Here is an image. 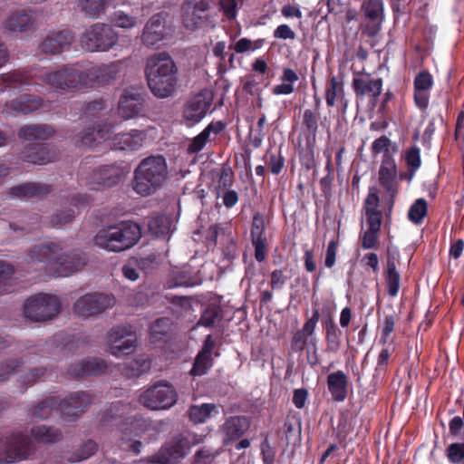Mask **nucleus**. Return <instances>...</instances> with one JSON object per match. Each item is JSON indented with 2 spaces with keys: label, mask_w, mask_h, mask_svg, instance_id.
I'll return each mask as SVG.
<instances>
[{
  "label": "nucleus",
  "mask_w": 464,
  "mask_h": 464,
  "mask_svg": "<svg viewBox=\"0 0 464 464\" xmlns=\"http://www.w3.org/2000/svg\"><path fill=\"white\" fill-rule=\"evenodd\" d=\"M211 0H185L181 5V21L188 30H196L208 20Z\"/></svg>",
  "instance_id": "nucleus-12"
},
{
  "label": "nucleus",
  "mask_w": 464,
  "mask_h": 464,
  "mask_svg": "<svg viewBox=\"0 0 464 464\" xmlns=\"http://www.w3.org/2000/svg\"><path fill=\"white\" fill-rule=\"evenodd\" d=\"M119 66L115 63L85 68L82 62L64 64L57 70L41 73L38 79L59 93L79 86L105 85L115 80Z\"/></svg>",
  "instance_id": "nucleus-1"
},
{
  "label": "nucleus",
  "mask_w": 464,
  "mask_h": 464,
  "mask_svg": "<svg viewBox=\"0 0 464 464\" xmlns=\"http://www.w3.org/2000/svg\"><path fill=\"white\" fill-rule=\"evenodd\" d=\"M170 222L168 217L157 214L149 218L148 227L150 233L156 237L165 236L169 229Z\"/></svg>",
  "instance_id": "nucleus-48"
},
{
  "label": "nucleus",
  "mask_w": 464,
  "mask_h": 464,
  "mask_svg": "<svg viewBox=\"0 0 464 464\" xmlns=\"http://www.w3.org/2000/svg\"><path fill=\"white\" fill-rule=\"evenodd\" d=\"M380 198L378 194L372 189L369 191L365 200L363 208L365 211L366 220H382V213L379 209Z\"/></svg>",
  "instance_id": "nucleus-46"
},
{
  "label": "nucleus",
  "mask_w": 464,
  "mask_h": 464,
  "mask_svg": "<svg viewBox=\"0 0 464 464\" xmlns=\"http://www.w3.org/2000/svg\"><path fill=\"white\" fill-rule=\"evenodd\" d=\"M319 118L320 111H313L312 109H305L304 111L302 126L307 150L305 157H308L310 160H314Z\"/></svg>",
  "instance_id": "nucleus-23"
},
{
  "label": "nucleus",
  "mask_w": 464,
  "mask_h": 464,
  "mask_svg": "<svg viewBox=\"0 0 464 464\" xmlns=\"http://www.w3.org/2000/svg\"><path fill=\"white\" fill-rule=\"evenodd\" d=\"M53 132V129L46 124L26 125L20 128L18 137L27 140H45Z\"/></svg>",
  "instance_id": "nucleus-39"
},
{
  "label": "nucleus",
  "mask_w": 464,
  "mask_h": 464,
  "mask_svg": "<svg viewBox=\"0 0 464 464\" xmlns=\"http://www.w3.org/2000/svg\"><path fill=\"white\" fill-rule=\"evenodd\" d=\"M108 368L105 360L101 358H89L72 363L67 373L76 379L86 378L102 374Z\"/></svg>",
  "instance_id": "nucleus-25"
},
{
  "label": "nucleus",
  "mask_w": 464,
  "mask_h": 464,
  "mask_svg": "<svg viewBox=\"0 0 464 464\" xmlns=\"http://www.w3.org/2000/svg\"><path fill=\"white\" fill-rule=\"evenodd\" d=\"M165 14L158 13L152 15L145 24L141 42L146 46H155L165 38Z\"/></svg>",
  "instance_id": "nucleus-26"
},
{
  "label": "nucleus",
  "mask_w": 464,
  "mask_h": 464,
  "mask_svg": "<svg viewBox=\"0 0 464 464\" xmlns=\"http://www.w3.org/2000/svg\"><path fill=\"white\" fill-rule=\"evenodd\" d=\"M234 182V172L230 167H222L218 175V188L227 189Z\"/></svg>",
  "instance_id": "nucleus-63"
},
{
  "label": "nucleus",
  "mask_w": 464,
  "mask_h": 464,
  "mask_svg": "<svg viewBox=\"0 0 464 464\" xmlns=\"http://www.w3.org/2000/svg\"><path fill=\"white\" fill-rule=\"evenodd\" d=\"M378 178L380 185L392 198L388 212L386 213V217H389L393 207V198L397 195L399 188L397 165L390 153H385L382 157Z\"/></svg>",
  "instance_id": "nucleus-14"
},
{
  "label": "nucleus",
  "mask_w": 464,
  "mask_h": 464,
  "mask_svg": "<svg viewBox=\"0 0 464 464\" xmlns=\"http://www.w3.org/2000/svg\"><path fill=\"white\" fill-rule=\"evenodd\" d=\"M223 318V312L220 306L216 304H209L202 312L200 319L198 322V325L204 327H212L217 321H220Z\"/></svg>",
  "instance_id": "nucleus-49"
},
{
  "label": "nucleus",
  "mask_w": 464,
  "mask_h": 464,
  "mask_svg": "<svg viewBox=\"0 0 464 464\" xmlns=\"http://www.w3.org/2000/svg\"><path fill=\"white\" fill-rule=\"evenodd\" d=\"M384 279L387 294L391 297H395L399 294L401 287V275L397 270L394 257L387 256L386 268L384 270Z\"/></svg>",
  "instance_id": "nucleus-37"
},
{
  "label": "nucleus",
  "mask_w": 464,
  "mask_h": 464,
  "mask_svg": "<svg viewBox=\"0 0 464 464\" xmlns=\"http://www.w3.org/2000/svg\"><path fill=\"white\" fill-rule=\"evenodd\" d=\"M251 243L255 248V258L257 262L265 261L267 253V239L265 234H258L250 237Z\"/></svg>",
  "instance_id": "nucleus-56"
},
{
  "label": "nucleus",
  "mask_w": 464,
  "mask_h": 464,
  "mask_svg": "<svg viewBox=\"0 0 464 464\" xmlns=\"http://www.w3.org/2000/svg\"><path fill=\"white\" fill-rule=\"evenodd\" d=\"M54 411L60 412L59 397L51 396L30 409V414L37 419H48Z\"/></svg>",
  "instance_id": "nucleus-41"
},
{
  "label": "nucleus",
  "mask_w": 464,
  "mask_h": 464,
  "mask_svg": "<svg viewBox=\"0 0 464 464\" xmlns=\"http://www.w3.org/2000/svg\"><path fill=\"white\" fill-rule=\"evenodd\" d=\"M211 106V100L199 92L191 97L183 109V119L188 127L198 124L206 116Z\"/></svg>",
  "instance_id": "nucleus-21"
},
{
  "label": "nucleus",
  "mask_w": 464,
  "mask_h": 464,
  "mask_svg": "<svg viewBox=\"0 0 464 464\" xmlns=\"http://www.w3.org/2000/svg\"><path fill=\"white\" fill-rule=\"evenodd\" d=\"M124 175V169L118 163L102 165L92 170L91 182L111 188L120 183Z\"/></svg>",
  "instance_id": "nucleus-24"
},
{
  "label": "nucleus",
  "mask_w": 464,
  "mask_h": 464,
  "mask_svg": "<svg viewBox=\"0 0 464 464\" xmlns=\"http://www.w3.org/2000/svg\"><path fill=\"white\" fill-rule=\"evenodd\" d=\"M133 406L131 403L114 401L105 409L101 417V423L104 426L117 427L122 432L123 440H131L129 436L139 437L144 431L145 420L131 415Z\"/></svg>",
  "instance_id": "nucleus-6"
},
{
  "label": "nucleus",
  "mask_w": 464,
  "mask_h": 464,
  "mask_svg": "<svg viewBox=\"0 0 464 464\" xmlns=\"http://www.w3.org/2000/svg\"><path fill=\"white\" fill-rule=\"evenodd\" d=\"M97 449V443L92 440H89L84 442L79 450H75L68 460L71 462L85 460L92 456Z\"/></svg>",
  "instance_id": "nucleus-54"
},
{
  "label": "nucleus",
  "mask_w": 464,
  "mask_h": 464,
  "mask_svg": "<svg viewBox=\"0 0 464 464\" xmlns=\"http://www.w3.org/2000/svg\"><path fill=\"white\" fill-rule=\"evenodd\" d=\"M324 326L325 329L326 350L331 353H337L341 347V331L332 317L324 322Z\"/></svg>",
  "instance_id": "nucleus-43"
},
{
  "label": "nucleus",
  "mask_w": 464,
  "mask_h": 464,
  "mask_svg": "<svg viewBox=\"0 0 464 464\" xmlns=\"http://www.w3.org/2000/svg\"><path fill=\"white\" fill-rule=\"evenodd\" d=\"M23 364V362L16 359H11L0 365V382L6 381L15 369Z\"/></svg>",
  "instance_id": "nucleus-62"
},
{
  "label": "nucleus",
  "mask_w": 464,
  "mask_h": 464,
  "mask_svg": "<svg viewBox=\"0 0 464 464\" xmlns=\"http://www.w3.org/2000/svg\"><path fill=\"white\" fill-rule=\"evenodd\" d=\"M118 41V33L105 24L97 23L90 26L81 38L83 49L89 52H105Z\"/></svg>",
  "instance_id": "nucleus-10"
},
{
  "label": "nucleus",
  "mask_w": 464,
  "mask_h": 464,
  "mask_svg": "<svg viewBox=\"0 0 464 464\" xmlns=\"http://www.w3.org/2000/svg\"><path fill=\"white\" fill-rule=\"evenodd\" d=\"M112 22L118 27L130 29L137 24V18L122 11H116L113 14Z\"/></svg>",
  "instance_id": "nucleus-59"
},
{
  "label": "nucleus",
  "mask_w": 464,
  "mask_h": 464,
  "mask_svg": "<svg viewBox=\"0 0 464 464\" xmlns=\"http://www.w3.org/2000/svg\"><path fill=\"white\" fill-rule=\"evenodd\" d=\"M413 85L416 90L429 92L433 85V78L429 72L422 71L415 76Z\"/></svg>",
  "instance_id": "nucleus-60"
},
{
  "label": "nucleus",
  "mask_w": 464,
  "mask_h": 464,
  "mask_svg": "<svg viewBox=\"0 0 464 464\" xmlns=\"http://www.w3.org/2000/svg\"><path fill=\"white\" fill-rule=\"evenodd\" d=\"M113 126L108 123L94 122L92 127H88L76 140V145L79 147L93 148L101 140L110 138Z\"/></svg>",
  "instance_id": "nucleus-27"
},
{
  "label": "nucleus",
  "mask_w": 464,
  "mask_h": 464,
  "mask_svg": "<svg viewBox=\"0 0 464 464\" xmlns=\"http://www.w3.org/2000/svg\"><path fill=\"white\" fill-rule=\"evenodd\" d=\"M134 191L143 197L160 190L169 178L167 160L162 155H150L140 160L133 172Z\"/></svg>",
  "instance_id": "nucleus-3"
},
{
  "label": "nucleus",
  "mask_w": 464,
  "mask_h": 464,
  "mask_svg": "<svg viewBox=\"0 0 464 464\" xmlns=\"http://www.w3.org/2000/svg\"><path fill=\"white\" fill-rule=\"evenodd\" d=\"M446 455L451 463H464V442H455L449 445L446 450Z\"/></svg>",
  "instance_id": "nucleus-58"
},
{
  "label": "nucleus",
  "mask_w": 464,
  "mask_h": 464,
  "mask_svg": "<svg viewBox=\"0 0 464 464\" xmlns=\"http://www.w3.org/2000/svg\"><path fill=\"white\" fill-rule=\"evenodd\" d=\"M107 0H79L81 10L92 18L97 17L104 11Z\"/></svg>",
  "instance_id": "nucleus-52"
},
{
  "label": "nucleus",
  "mask_w": 464,
  "mask_h": 464,
  "mask_svg": "<svg viewBox=\"0 0 464 464\" xmlns=\"http://www.w3.org/2000/svg\"><path fill=\"white\" fill-rule=\"evenodd\" d=\"M145 75L151 93L159 98L171 97L179 84L178 67L172 57L165 53H158L148 58Z\"/></svg>",
  "instance_id": "nucleus-2"
},
{
  "label": "nucleus",
  "mask_w": 464,
  "mask_h": 464,
  "mask_svg": "<svg viewBox=\"0 0 464 464\" xmlns=\"http://www.w3.org/2000/svg\"><path fill=\"white\" fill-rule=\"evenodd\" d=\"M74 217L75 212L72 208L62 209L51 216L49 225L52 227L60 228L71 223L74 219Z\"/></svg>",
  "instance_id": "nucleus-55"
},
{
  "label": "nucleus",
  "mask_w": 464,
  "mask_h": 464,
  "mask_svg": "<svg viewBox=\"0 0 464 464\" xmlns=\"http://www.w3.org/2000/svg\"><path fill=\"white\" fill-rule=\"evenodd\" d=\"M190 421L195 424L206 422L212 414H218V410L214 403H202L191 405L188 411Z\"/></svg>",
  "instance_id": "nucleus-42"
},
{
  "label": "nucleus",
  "mask_w": 464,
  "mask_h": 464,
  "mask_svg": "<svg viewBox=\"0 0 464 464\" xmlns=\"http://www.w3.org/2000/svg\"><path fill=\"white\" fill-rule=\"evenodd\" d=\"M31 435L39 442L53 443L63 438L61 430L54 427L40 425L31 429Z\"/></svg>",
  "instance_id": "nucleus-44"
},
{
  "label": "nucleus",
  "mask_w": 464,
  "mask_h": 464,
  "mask_svg": "<svg viewBox=\"0 0 464 464\" xmlns=\"http://www.w3.org/2000/svg\"><path fill=\"white\" fill-rule=\"evenodd\" d=\"M226 129V123L222 121H211L200 133L192 139L190 141L188 151L189 153H198L206 146L207 142L210 140V134H219Z\"/></svg>",
  "instance_id": "nucleus-34"
},
{
  "label": "nucleus",
  "mask_w": 464,
  "mask_h": 464,
  "mask_svg": "<svg viewBox=\"0 0 464 464\" xmlns=\"http://www.w3.org/2000/svg\"><path fill=\"white\" fill-rule=\"evenodd\" d=\"M42 104L41 97L34 94H24L7 102L6 107L13 111L28 114L38 110Z\"/></svg>",
  "instance_id": "nucleus-36"
},
{
  "label": "nucleus",
  "mask_w": 464,
  "mask_h": 464,
  "mask_svg": "<svg viewBox=\"0 0 464 464\" xmlns=\"http://www.w3.org/2000/svg\"><path fill=\"white\" fill-rule=\"evenodd\" d=\"M52 191L51 185L41 182H24L9 188V195L13 198H31L44 196Z\"/></svg>",
  "instance_id": "nucleus-32"
},
{
  "label": "nucleus",
  "mask_w": 464,
  "mask_h": 464,
  "mask_svg": "<svg viewBox=\"0 0 464 464\" xmlns=\"http://www.w3.org/2000/svg\"><path fill=\"white\" fill-rule=\"evenodd\" d=\"M317 338L314 332L304 326L294 333L290 341V351L292 353H302L306 347L315 348Z\"/></svg>",
  "instance_id": "nucleus-35"
},
{
  "label": "nucleus",
  "mask_w": 464,
  "mask_h": 464,
  "mask_svg": "<svg viewBox=\"0 0 464 464\" xmlns=\"http://www.w3.org/2000/svg\"><path fill=\"white\" fill-rule=\"evenodd\" d=\"M405 162L410 170L417 171L421 166L420 149L412 146L405 152Z\"/></svg>",
  "instance_id": "nucleus-57"
},
{
  "label": "nucleus",
  "mask_w": 464,
  "mask_h": 464,
  "mask_svg": "<svg viewBox=\"0 0 464 464\" xmlns=\"http://www.w3.org/2000/svg\"><path fill=\"white\" fill-rule=\"evenodd\" d=\"M21 160L34 164H46L52 160L47 147L37 143L25 148L21 153Z\"/></svg>",
  "instance_id": "nucleus-40"
},
{
  "label": "nucleus",
  "mask_w": 464,
  "mask_h": 464,
  "mask_svg": "<svg viewBox=\"0 0 464 464\" xmlns=\"http://www.w3.org/2000/svg\"><path fill=\"white\" fill-rule=\"evenodd\" d=\"M348 377L341 370L332 372L327 376V387L333 401L342 402L348 394Z\"/></svg>",
  "instance_id": "nucleus-33"
},
{
  "label": "nucleus",
  "mask_w": 464,
  "mask_h": 464,
  "mask_svg": "<svg viewBox=\"0 0 464 464\" xmlns=\"http://www.w3.org/2000/svg\"><path fill=\"white\" fill-rule=\"evenodd\" d=\"M145 106L144 94L135 88L123 91L118 104V111L124 120L133 119L140 116Z\"/></svg>",
  "instance_id": "nucleus-17"
},
{
  "label": "nucleus",
  "mask_w": 464,
  "mask_h": 464,
  "mask_svg": "<svg viewBox=\"0 0 464 464\" xmlns=\"http://www.w3.org/2000/svg\"><path fill=\"white\" fill-rule=\"evenodd\" d=\"M36 21L32 10H21L12 13L5 22V27L11 32H26L34 28Z\"/></svg>",
  "instance_id": "nucleus-31"
},
{
  "label": "nucleus",
  "mask_w": 464,
  "mask_h": 464,
  "mask_svg": "<svg viewBox=\"0 0 464 464\" xmlns=\"http://www.w3.org/2000/svg\"><path fill=\"white\" fill-rule=\"evenodd\" d=\"M74 41V34L69 29H63L50 33L39 47L42 53L55 55L69 50Z\"/></svg>",
  "instance_id": "nucleus-20"
},
{
  "label": "nucleus",
  "mask_w": 464,
  "mask_h": 464,
  "mask_svg": "<svg viewBox=\"0 0 464 464\" xmlns=\"http://www.w3.org/2000/svg\"><path fill=\"white\" fill-rule=\"evenodd\" d=\"M105 108V102L102 99L90 102L86 104L83 116L86 119L94 120L98 118V114Z\"/></svg>",
  "instance_id": "nucleus-61"
},
{
  "label": "nucleus",
  "mask_w": 464,
  "mask_h": 464,
  "mask_svg": "<svg viewBox=\"0 0 464 464\" xmlns=\"http://www.w3.org/2000/svg\"><path fill=\"white\" fill-rule=\"evenodd\" d=\"M31 439L23 432L0 438V463L10 464L28 458L33 452Z\"/></svg>",
  "instance_id": "nucleus-9"
},
{
  "label": "nucleus",
  "mask_w": 464,
  "mask_h": 464,
  "mask_svg": "<svg viewBox=\"0 0 464 464\" xmlns=\"http://www.w3.org/2000/svg\"><path fill=\"white\" fill-rule=\"evenodd\" d=\"M214 457L211 449L203 447L194 454L193 464H210Z\"/></svg>",
  "instance_id": "nucleus-64"
},
{
  "label": "nucleus",
  "mask_w": 464,
  "mask_h": 464,
  "mask_svg": "<svg viewBox=\"0 0 464 464\" xmlns=\"http://www.w3.org/2000/svg\"><path fill=\"white\" fill-rule=\"evenodd\" d=\"M250 420L244 415L231 416L226 419L221 426L224 433V444L227 445L244 436L250 428Z\"/></svg>",
  "instance_id": "nucleus-28"
},
{
  "label": "nucleus",
  "mask_w": 464,
  "mask_h": 464,
  "mask_svg": "<svg viewBox=\"0 0 464 464\" xmlns=\"http://www.w3.org/2000/svg\"><path fill=\"white\" fill-rule=\"evenodd\" d=\"M150 361L143 357L136 358L124 362L122 372L129 378L139 377L150 370Z\"/></svg>",
  "instance_id": "nucleus-45"
},
{
  "label": "nucleus",
  "mask_w": 464,
  "mask_h": 464,
  "mask_svg": "<svg viewBox=\"0 0 464 464\" xmlns=\"http://www.w3.org/2000/svg\"><path fill=\"white\" fill-rule=\"evenodd\" d=\"M92 403V394L88 392H75L64 399L59 398L60 414L70 420L79 417Z\"/></svg>",
  "instance_id": "nucleus-18"
},
{
  "label": "nucleus",
  "mask_w": 464,
  "mask_h": 464,
  "mask_svg": "<svg viewBox=\"0 0 464 464\" xmlns=\"http://www.w3.org/2000/svg\"><path fill=\"white\" fill-rule=\"evenodd\" d=\"M110 352L114 356L130 354L136 345V338L130 334L128 327L117 325L111 328L108 334Z\"/></svg>",
  "instance_id": "nucleus-16"
},
{
  "label": "nucleus",
  "mask_w": 464,
  "mask_h": 464,
  "mask_svg": "<svg viewBox=\"0 0 464 464\" xmlns=\"http://www.w3.org/2000/svg\"><path fill=\"white\" fill-rule=\"evenodd\" d=\"M141 237L139 224L121 221L98 231L93 238L94 245L110 252L120 253L131 248Z\"/></svg>",
  "instance_id": "nucleus-5"
},
{
  "label": "nucleus",
  "mask_w": 464,
  "mask_h": 464,
  "mask_svg": "<svg viewBox=\"0 0 464 464\" xmlns=\"http://www.w3.org/2000/svg\"><path fill=\"white\" fill-rule=\"evenodd\" d=\"M61 306L57 296L40 293L25 300L23 313L31 321L44 322L55 317L60 313Z\"/></svg>",
  "instance_id": "nucleus-7"
},
{
  "label": "nucleus",
  "mask_w": 464,
  "mask_h": 464,
  "mask_svg": "<svg viewBox=\"0 0 464 464\" xmlns=\"http://www.w3.org/2000/svg\"><path fill=\"white\" fill-rule=\"evenodd\" d=\"M213 365V358L210 355H205L198 353L195 358L193 366L189 372L192 376H202L208 372V371Z\"/></svg>",
  "instance_id": "nucleus-51"
},
{
  "label": "nucleus",
  "mask_w": 464,
  "mask_h": 464,
  "mask_svg": "<svg viewBox=\"0 0 464 464\" xmlns=\"http://www.w3.org/2000/svg\"><path fill=\"white\" fill-rule=\"evenodd\" d=\"M428 213V203L424 198H418L410 207L408 211V218L416 225L422 222Z\"/></svg>",
  "instance_id": "nucleus-50"
},
{
  "label": "nucleus",
  "mask_w": 464,
  "mask_h": 464,
  "mask_svg": "<svg viewBox=\"0 0 464 464\" xmlns=\"http://www.w3.org/2000/svg\"><path fill=\"white\" fill-rule=\"evenodd\" d=\"M352 87L357 98L367 96L375 104L382 91V79L372 78L370 73L362 72L360 76L353 77Z\"/></svg>",
  "instance_id": "nucleus-19"
},
{
  "label": "nucleus",
  "mask_w": 464,
  "mask_h": 464,
  "mask_svg": "<svg viewBox=\"0 0 464 464\" xmlns=\"http://www.w3.org/2000/svg\"><path fill=\"white\" fill-rule=\"evenodd\" d=\"M301 421L298 419L287 418L284 423V433L287 443L299 440L301 438Z\"/></svg>",
  "instance_id": "nucleus-53"
},
{
  "label": "nucleus",
  "mask_w": 464,
  "mask_h": 464,
  "mask_svg": "<svg viewBox=\"0 0 464 464\" xmlns=\"http://www.w3.org/2000/svg\"><path fill=\"white\" fill-rule=\"evenodd\" d=\"M115 297L107 294H86L81 296L73 304L74 313L82 317L88 318L90 316L102 313L108 308H111L115 304Z\"/></svg>",
  "instance_id": "nucleus-11"
},
{
  "label": "nucleus",
  "mask_w": 464,
  "mask_h": 464,
  "mask_svg": "<svg viewBox=\"0 0 464 464\" xmlns=\"http://www.w3.org/2000/svg\"><path fill=\"white\" fill-rule=\"evenodd\" d=\"M264 160L273 175H279L285 168V159L281 153V149L267 150Z\"/></svg>",
  "instance_id": "nucleus-47"
},
{
  "label": "nucleus",
  "mask_w": 464,
  "mask_h": 464,
  "mask_svg": "<svg viewBox=\"0 0 464 464\" xmlns=\"http://www.w3.org/2000/svg\"><path fill=\"white\" fill-rule=\"evenodd\" d=\"M382 220H366L367 229L360 234L359 239L362 249H377Z\"/></svg>",
  "instance_id": "nucleus-38"
},
{
  "label": "nucleus",
  "mask_w": 464,
  "mask_h": 464,
  "mask_svg": "<svg viewBox=\"0 0 464 464\" xmlns=\"http://www.w3.org/2000/svg\"><path fill=\"white\" fill-rule=\"evenodd\" d=\"M147 138V132L140 130H131L114 136L113 148L120 150H137L142 147Z\"/></svg>",
  "instance_id": "nucleus-30"
},
{
  "label": "nucleus",
  "mask_w": 464,
  "mask_h": 464,
  "mask_svg": "<svg viewBox=\"0 0 464 464\" xmlns=\"http://www.w3.org/2000/svg\"><path fill=\"white\" fill-rule=\"evenodd\" d=\"M360 12L363 18L368 22L363 34L368 37H375L382 29V24L384 21V5L382 0H363Z\"/></svg>",
  "instance_id": "nucleus-15"
},
{
  "label": "nucleus",
  "mask_w": 464,
  "mask_h": 464,
  "mask_svg": "<svg viewBox=\"0 0 464 464\" xmlns=\"http://www.w3.org/2000/svg\"><path fill=\"white\" fill-rule=\"evenodd\" d=\"M139 401L150 410H166L177 402L178 393L170 383L160 381L144 391Z\"/></svg>",
  "instance_id": "nucleus-8"
},
{
  "label": "nucleus",
  "mask_w": 464,
  "mask_h": 464,
  "mask_svg": "<svg viewBox=\"0 0 464 464\" xmlns=\"http://www.w3.org/2000/svg\"><path fill=\"white\" fill-rule=\"evenodd\" d=\"M32 260L47 263L54 267L57 276H68L80 270L86 263L80 254H65L60 243L39 244L30 249Z\"/></svg>",
  "instance_id": "nucleus-4"
},
{
  "label": "nucleus",
  "mask_w": 464,
  "mask_h": 464,
  "mask_svg": "<svg viewBox=\"0 0 464 464\" xmlns=\"http://www.w3.org/2000/svg\"><path fill=\"white\" fill-rule=\"evenodd\" d=\"M325 102L328 107H337L338 111L344 114L348 107V100L345 98L344 82L341 76H332L326 83Z\"/></svg>",
  "instance_id": "nucleus-22"
},
{
  "label": "nucleus",
  "mask_w": 464,
  "mask_h": 464,
  "mask_svg": "<svg viewBox=\"0 0 464 464\" xmlns=\"http://www.w3.org/2000/svg\"><path fill=\"white\" fill-rule=\"evenodd\" d=\"M189 442L182 436H176L165 444L151 458L153 464H179L188 453Z\"/></svg>",
  "instance_id": "nucleus-13"
},
{
  "label": "nucleus",
  "mask_w": 464,
  "mask_h": 464,
  "mask_svg": "<svg viewBox=\"0 0 464 464\" xmlns=\"http://www.w3.org/2000/svg\"><path fill=\"white\" fill-rule=\"evenodd\" d=\"M32 76L26 71H14L0 75V92L6 91H24L33 85Z\"/></svg>",
  "instance_id": "nucleus-29"
}]
</instances>
